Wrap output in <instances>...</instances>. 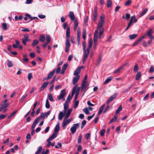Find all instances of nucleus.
<instances>
[{
    "instance_id": "6",
    "label": "nucleus",
    "mask_w": 154,
    "mask_h": 154,
    "mask_svg": "<svg viewBox=\"0 0 154 154\" xmlns=\"http://www.w3.org/2000/svg\"><path fill=\"white\" fill-rule=\"evenodd\" d=\"M66 120V119H65V118H64L62 123V126L64 128H66V125L67 124L70 123L72 121V119L71 118L67 120Z\"/></svg>"
},
{
    "instance_id": "24",
    "label": "nucleus",
    "mask_w": 154,
    "mask_h": 154,
    "mask_svg": "<svg viewBox=\"0 0 154 154\" xmlns=\"http://www.w3.org/2000/svg\"><path fill=\"white\" fill-rule=\"evenodd\" d=\"M68 103H67V102H65L64 104V113H65L67 110L68 108L69 105L68 104Z\"/></svg>"
},
{
    "instance_id": "60",
    "label": "nucleus",
    "mask_w": 154,
    "mask_h": 154,
    "mask_svg": "<svg viewBox=\"0 0 154 154\" xmlns=\"http://www.w3.org/2000/svg\"><path fill=\"white\" fill-rule=\"evenodd\" d=\"M97 14H94L93 15V19L94 20L96 21L97 19Z\"/></svg>"
},
{
    "instance_id": "50",
    "label": "nucleus",
    "mask_w": 154,
    "mask_h": 154,
    "mask_svg": "<svg viewBox=\"0 0 154 154\" xmlns=\"http://www.w3.org/2000/svg\"><path fill=\"white\" fill-rule=\"evenodd\" d=\"M3 29L4 30H6L7 29V25L6 23H3L2 24Z\"/></svg>"
},
{
    "instance_id": "4",
    "label": "nucleus",
    "mask_w": 154,
    "mask_h": 154,
    "mask_svg": "<svg viewBox=\"0 0 154 154\" xmlns=\"http://www.w3.org/2000/svg\"><path fill=\"white\" fill-rule=\"evenodd\" d=\"M51 111H48L47 112L45 113L42 112L41 113L40 116L36 119L38 121L42 118L43 119H44L45 118L48 116L50 114Z\"/></svg>"
},
{
    "instance_id": "48",
    "label": "nucleus",
    "mask_w": 154,
    "mask_h": 154,
    "mask_svg": "<svg viewBox=\"0 0 154 154\" xmlns=\"http://www.w3.org/2000/svg\"><path fill=\"white\" fill-rule=\"evenodd\" d=\"M131 3V0H128L125 4V5L126 6H128Z\"/></svg>"
},
{
    "instance_id": "44",
    "label": "nucleus",
    "mask_w": 154,
    "mask_h": 154,
    "mask_svg": "<svg viewBox=\"0 0 154 154\" xmlns=\"http://www.w3.org/2000/svg\"><path fill=\"white\" fill-rule=\"evenodd\" d=\"M45 107L47 109H49L50 107V105L49 104V102L48 99L46 100Z\"/></svg>"
},
{
    "instance_id": "17",
    "label": "nucleus",
    "mask_w": 154,
    "mask_h": 154,
    "mask_svg": "<svg viewBox=\"0 0 154 154\" xmlns=\"http://www.w3.org/2000/svg\"><path fill=\"white\" fill-rule=\"evenodd\" d=\"M9 103H5L4 104H1L0 105L2 106L0 107V111H2L3 109H6L9 105Z\"/></svg>"
},
{
    "instance_id": "31",
    "label": "nucleus",
    "mask_w": 154,
    "mask_h": 154,
    "mask_svg": "<svg viewBox=\"0 0 154 154\" xmlns=\"http://www.w3.org/2000/svg\"><path fill=\"white\" fill-rule=\"evenodd\" d=\"M39 43V41L38 40H34L33 41L32 45V46H35L37 45Z\"/></svg>"
},
{
    "instance_id": "19",
    "label": "nucleus",
    "mask_w": 154,
    "mask_h": 154,
    "mask_svg": "<svg viewBox=\"0 0 154 154\" xmlns=\"http://www.w3.org/2000/svg\"><path fill=\"white\" fill-rule=\"evenodd\" d=\"M39 40L41 42H44L45 40V37L44 35H41L39 37Z\"/></svg>"
},
{
    "instance_id": "9",
    "label": "nucleus",
    "mask_w": 154,
    "mask_h": 154,
    "mask_svg": "<svg viewBox=\"0 0 154 154\" xmlns=\"http://www.w3.org/2000/svg\"><path fill=\"white\" fill-rule=\"evenodd\" d=\"M66 46V52H67L69 51V48L70 47V44L69 41V39H66L65 44Z\"/></svg>"
},
{
    "instance_id": "42",
    "label": "nucleus",
    "mask_w": 154,
    "mask_h": 154,
    "mask_svg": "<svg viewBox=\"0 0 154 154\" xmlns=\"http://www.w3.org/2000/svg\"><path fill=\"white\" fill-rule=\"evenodd\" d=\"M112 2L110 0H108L107 2V7H110L112 6Z\"/></svg>"
},
{
    "instance_id": "30",
    "label": "nucleus",
    "mask_w": 154,
    "mask_h": 154,
    "mask_svg": "<svg viewBox=\"0 0 154 154\" xmlns=\"http://www.w3.org/2000/svg\"><path fill=\"white\" fill-rule=\"evenodd\" d=\"M78 25V22L77 20H76L75 21L74 24V30L76 31V30L77 27Z\"/></svg>"
},
{
    "instance_id": "25",
    "label": "nucleus",
    "mask_w": 154,
    "mask_h": 154,
    "mask_svg": "<svg viewBox=\"0 0 154 154\" xmlns=\"http://www.w3.org/2000/svg\"><path fill=\"white\" fill-rule=\"evenodd\" d=\"M133 21L134 23L136 22L137 21V19L136 18L135 16L131 17L130 21L132 23Z\"/></svg>"
},
{
    "instance_id": "52",
    "label": "nucleus",
    "mask_w": 154,
    "mask_h": 154,
    "mask_svg": "<svg viewBox=\"0 0 154 154\" xmlns=\"http://www.w3.org/2000/svg\"><path fill=\"white\" fill-rule=\"evenodd\" d=\"M152 33V30L151 29H150L147 31L146 34L148 36V35H151Z\"/></svg>"
},
{
    "instance_id": "38",
    "label": "nucleus",
    "mask_w": 154,
    "mask_h": 154,
    "mask_svg": "<svg viewBox=\"0 0 154 154\" xmlns=\"http://www.w3.org/2000/svg\"><path fill=\"white\" fill-rule=\"evenodd\" d=\"M77 88V86H75L73 88V90L72 91V96L74 95V94L75 93V90Z\"/></svg>"
},
{
    "instance_id": "47",
    "label": "nucleus",
    "mask_w": 154,
    "mask_h": 154,
    "mask_svg": "<svg viewBox=\"0 0 154 154\" xmlns=\"http://www.w3.org/2000/svg\"><path fill=\"white\" fill-rule=\"evenodd\" d=\"M27 94H26L25 95L22 96L20 100V101L21 102H23V100L27 97Z\"/></svg>"
},
{
    "instance_id": "15",
    "label": "nucleus",
    "mask_w": 154,
    "mask_h": 154,
    "mask_svg": "<svg viewBox=\"0 0 154 154\" xmlns=\"http://www.w3.org/2000/svg\"><path fill=\"white\" fill-rule=\"evenodd\" d=\"M48 84V82H45L42 85L41 87L40 88V91H42L44 90L45 88Z\"/></svg>"
},
{
    "instance_id": "21",
    "label": "nucleus",
    "mask_w": 154,
    "mask_h": 154,
    "mask_svg": "<svg viewBox=\"0 0 154 154\" xmlns=\"http://www.w3.org/2000/svg\"><path fill=\"white\" fill-rule=\"evenodd\" d=\"M60 129V125L59 123L56 125L54 128V133L57 134V133L59 131Z\"/></svg>"
},
{
    "instance_id": "5",
    "label": "nucleus",
    "mask_w": 154,
    "mask_h": 154,
    "mask_svg": "<svg viewBox=\"0 0 154 154\" xmlns=\"http://www.w3.org/2000/svg\"><path fill=\"white\" fill-rule=\"evenodd\" d=\"M66 95V90L65 89L62 90L60 92L59 96L57 97V99L60 100L63 99L64 96Z\"/></svg>"
},
{
    "instance_id": "64",
    "label": "nucleus",
    "mask_w": 154,
    "mask_h": 154,
    "mask_svg": "<svg viewBox=\"0 0 154 154\" xmlns=\"http://www.w3.org/2000/svg\"><path fill=\"white\" fill-rule=\"evenodd\" d=\"M67 66H68V64H65L63 65L62 69H63V70H66Z\"/></svg>"
},
{
    "instance_id": "62",
    "label": "nucleus",
    "mask_w": 154,
    "mask_h": 154,
    "mask_svg": "<svg viewBox=\"0 0 154 154\" xmlns=\"http://www.w3.org/2000/svg\"><path fill=\"white\" fill-rule=\"evenodd\" d=\"M105 132V130L104 129H103L100 132V134L101 136H103L104 135V133Z\"/></svg>"
},
{
    "instance_id": "28",
    "label": "nucleus",
    "mask_w": 154,
    "mask_h": 154,
    "mask_svg": "<svg viewBox=\"0 0 154 154\" xmlns=\"http://www.w3.org/2000/svg\"><path fill=\"white\" fill-rule=\"evenodd\" d=\"M100 29V30L99 31V38L100 39H101V36L104 32V30L103 29H99L98 31H99V30Z\"/></svg>"
},
{
    "instance_id": "20",
    "label": "nucleus",
    "mask_w": 154,
    "mask_h": 154,
    "mask_svg": "<svg viewBox=\"0 0 154 154\" xmlns=\"http://www.w3.org/2000/svg\"><path fill=\"white\" fill-rule=\"evenodd\" d=\"M81 70L80 67H78L74 71L73 75L75 76L79 75V73H80Z\"/></svg>"
},
{
    "instance_id": "59",
    "label": "nucleus",
    "mask_w": 154,
    "mask_h": 154,
    "mask_svg": "<svg viewBox=\"0 0 154 154\" xmlns=\"http://www.w3.org/2000/svg\"><path fill=\"white\" fill-rule=\"evenodd\" d=\"M154 71V67L153 66H151L150 68L149 72L150 73H152Z\"/></svg>"
},
{
    "instance_id": "37",
    "label": "nucleus",
    "mask_w": 154,
    "mask_h": 154,
    "mask_svg": "<svg viewBox=\"0 0 154 154\" xmlns=\"http://www.w3.org/2000/svg\"><path fill=\"white\" fill-rule=\"evenodd\" d=\"M46 38L47 41L46 42L49 43L51 41V38L49 35H46Z\"/></svg>"
},
{
    "instance_id": "2",
    "label": "nucleus",
    "mask_w": 154,
    "mask_h": 154,
    "mask_svg": "<svg viewBox=\"0 0 154 154\" xmlns=\"http://www.w3.org/2000/svg\"><path fill=\"white\" fill-rule=\"evenodd\" d=\"M82 46L84 52V57L83 63H84L87 59V51L86 50V42L85 41H83L82 42Z\"/></svg>"
},
{
    "instance_id": "45",
    "label": "nucleus",
    "mask_w": 154,
    "mask_h": 154,
    "mask_svg": "<svg viewBox=\"0 0 154 154\" xmlns=\"http://www.w3.org/2000/svg\"><path fill=\"white\" fill-rule=\"evenodd\" d=\"M49 99L51 101H54V99L53 98V96L51 94H50L48 95Z\"/></svg>"
},
{
    "instance_id": "11",
    "label": "nucleus",
    "mask_w": 154,
    "mask_h": 154,
    "mask_svg": "<svg viewBox=\"0 0 154 154\" xmlns=\"http://www.w3.org/2000/svg\"><path fill=\"white\" fill-rule=\"evenodd\" d=\"M117 96V94L115 93L107 101V104H108L109 103L112 101L116 98Z\"/></svg>"
},
{
    "instance_id": "55",
    "label": "nucleus",
    "mask_w": 154,
    "mask_h": 154,
    "mask_svg": "<svg viewBox=\"0 0 154 154\" xmlns=\"http://www.w3.org/2000/svg\"><path fill=\"white\" fill-rule=\"evenodd\" d=\"M95 115V113H94L91 116H88L87 118V119L88 120H90Z\"/></svg>"
},
{
    "instance_id": "40",
    "label": "nucleus",
    "mask_w": 154,
    "mask_h": 154,
    "mask_svg": "<svg viewBox=\"0 0 154 154\" xmlns=\"http://www.w3.org/2000/svg\"><path fill=\"white\" fill-rule=\"evenodd\" d=\"M148 9L147 8H146L140 14V17H141L144 15L147 12Z\"/></svg>"
},
{
    "instance_id": "22",
    "label": "nucleus",
    "mask_w": 154,
    "mask_h": 154,
    "mask_svg": "<svg viewBox=\"0 0 154 154\" xmlns=\"http://www.w3.org/2000/svg\"><path fill=\"white\" fill-rule=\"evenodd\" d=\"M57 134L54 133L48 139L49 140L51 141V140L55 138L57 136Z\"/></svg>"
},
{
    "instance_id": "61",
    "label": "nucleus",
    "mask_w": 154,
    "mask_h": 154,
    "mask_svg": "<svg viewBox=\"0 0 154 154\" xmlns=\"http://www.w3.org/2000/svg\"><path fill=\"white\" fill-rule=\"evenodd\" d=\"M86 121L85 120H84L82 122V125L81 126V128H82L84 126L86 125Z\"/></svg>"
},
{
    "instance_id": "32",
    "label": "nucleus",
    "mask_w": 154,
    "mask_h": 154,
    "mask_svg": "<svg viewBox=\"0 0 154 154\" xmlns=\"http://www.w3.org/2000/svg\"><path fill=\"white\" fill-rule=\"evenodd\" d=\"M112 79V76L109 77L107 78L104 82V84H106L109 82Z\"/></svg>"
},
{
    "instance_id": "63",
    "label": "nucleus",
    "mask_w": 154,
    "mask_h": 154,
    "mask_svg": "<svg viewBox=\"0 0 154 154\" xmlns=\"http://www.w3.org/2000/svg\"><path fill=\"white\" fill-rule=\"evenodd\" d=\"M38 17L41 19H44L45 18L46 16L43 15H38Z\"/></svg>"
},
{
    "instance_id": "36",
    "label": "nucleus",
    "mask_w": 154,
    "mask_h": 154,
    "mask_svg": "<svg viewBox=\"0 0 154 154\" xmlns=\"http://www.w3.org/2000/svg\"><path fill=\"white\" fill-rule=\"evenodd\" d=\"M137 35V34H134L130 35L129 37L131 39H133L135 38Z\"/></svg>"
},
{
    "instance_id": "7",
    "label": "nucleus",
    "mask_w": 154,
    "mask_h": 154,
    "mask_svg": "<svg viewBox=\"0 0 154 154\" xmlns=\"http://www.w3.org/2000/svg\"><path fill=\"white\" fill-rule=\"evenodd\" d=\"M78 126L79 124L78 123L74 124L73 125V126L70 128V130L72 134H73L75 132L76 130L78 128Z\"/></svg>"
},
{
    "instance_id": "46",
    "label": "nucleus",
    "mask_w": 154,
    "mask_h": 154,
    "mask_svg": "<svg viewBox=\"0 0 154 154\" xmlns=\"http://www.w3.org/2000/svg\"><path fill=\"white\" fill-rule=\"evenodd\" d=\"M72 97H71L70 95H69L66 100V101L65 102H67V103H69L70 101V100L72 99Z\"/></svg>"
},
{
    "instance_id": "13",
    "label": "nucleus",
    "mask_w": 154,
    "mask_h": 154,
    "mask_svg": "<svg viewBox=\"0 0 154 154\" xmlns=\"http://www.w3.org/2000/svg\"><path fill=\"white\" fill-rule=\"evenodd\" d=\"M80 78V76H75L73 77L72 80V83L73 85L75 84L78 81Z\"/></svg>"
},
{
    "instance_id": "14",
    "label": "nucleus",
    "mask_w": 154,
    "mask_h": 154,
    "mask_svg": "<svg viewBox=\"0 0 154 154\" xmlns=\"http://www.w3.org/2000/svg\"><path fill=\"white\" fill-rule=\"evenodd\" d=\"M127 63H125L124 64H123L122 65V66H120L119 68L118 69H117L115 70L114 72V73H117L119 72L121 69H122L123 68L124 66H126L127 65Z\"/></svg>"
},
{
    "instance_id": "1",
    "label": "nucleus",
    "mask_w": 154,
    "mask_h": 154,
    "mask_svg": "<svg viewBox=\"0 0 154 154\" xmlns=\"http://www.w3.org/2000/svg\"><path fill=\"white\" fill-rule=\"evenodd\" d=\"M105 16L103 14H102L100 16V21L98 23L97 27V29L95 30L94 34V48L95 49L97 45V42L98 39V30L103 26L104 23Z\"/></svg>"
},
{
    "instance_id": "12",
    "label": "nucleus",
    "mask_w": 154,
    "mask_h": 154,
    "mask_svg": "<svg viewBox=\"0 0 154 154\" xmlns=\"http://www.w3.org/2000/svg\"><path fill=\"white\" fill-rule=\"evenodd\" d=\"M69 17L72 21H74L75 20V17L73 12L72 11L69 12Z\"/></svg>"
},
{
    "instance_id": "10",
    "label": "nucleus",
    "mask_w": 154,
    "mask_h": 154,
    "mask_svg": "<svg viewBox=\"0 0 154 154\" xmlns=\"http://www.w3.org/2000/svg\"><path fill=\"white\" fill-rule=\"evenodd\" d=\"M93 42V41L92 39L91 38L89 41L88 46L87 48V55L89 53V50L92 47Z\"/></svg>"
},
{
    "instance_id": "49",
    "label": "nucleus",
    "mask_w": 154,
    "mask_h": 154,
    "mask_svg": "<svg viewBox=\"0 0 154 154\" xmlns=\"http://www.w3.org/2000/svg\"><path fill=\"white\" fill-rule=\"evenodd\" d=\"M39 105V102H38V101H35L33 104V108L32 109H34L36 107L37 105Z\"/></svg>"
},
{
    "instance_id": "33",
    "label": "nucleus",
    "mask_w": 154,
    "mask_h": 154,
    "mask_svg": "<svg viewBox=\"0 0 154 154\" xmlns=\"http://www.w3.org/2000/svg\"><path fill=\"white\" fill-rule=\"evenodd\" d=\"M17 112V110L13 112L8 116V119H11L12 116H13Z\"/></svg>"
},
{
    "instance_id": "23",
    "label": "nucleus",
    "mask_w": 154,
    "mask_h": 154,
    "mask_svg": "<svg viewBox=\"0 0 154 154\" xmlns=\"http://www.w3.org/2000/svg\"><path fill=\"white\" fill-rule=\"evenodd\" d=\"M72 109H69L67 111V112L66 113V115L65 117V119H67L69 116L70 115V114H71V113L72 112Z\"/></svg>"
},
{
    "instance_id": "56",
    "label": "nucleus",
    "mask_w": 154,
    "mask_h": 154,
    "mask_svg": "<svg viewBox=\"0 0 154 154\" xmlns=\"http://www.w3.org/2000/svg\"><path fill=\"white\" fill-rule=\"evenodd\" d=\"M80 89V87L77 88L75 90V94H79V91Z\"/></svg>"
},
{
    "instance_id": "35",
    "label": "nucleus",
    "mask_w": 154,
    "mask_h": 154,
    "mask_svg": "<svg viewBox=\"0 0 154 154\" xmlns=\"http://www.w3.org/2000/svg\"><path fill=\"white\" fill-rule=\"evenodd\" d=\"M7 65L9 67H12L13 66L12 62L9 60H8Z\"/></svg>"
},
{
    "instance_id": "57",
    "label": "nucleus",
    "mask_w": 154,
    "mask_h": 154,
    "mask_svg": "<svg viewBox=\"0 0 154 154\" xmlns=\"http://www.w3.org/2000/svg\"><path fill=\"white\" fill-rule=\"evenodd\" d=\"M138 69V66L137 65H135L134 68V71L137 72Z\"/></svg>"
},
{
    "instance_id": "27",
    "label": "nucleus",
    "mask_w": 154,
    "mask_h": 154,
    "mask_svg": "<svg viewBox=\"0 0 154 154\" xmlns=\"http://www.w3.org/2000/svg\"><path fill=\"white\" fill-rule=\"evenodd\" d=\"M105 105L103 104L100 107L98 111V115H100L101 114L103 110V109L105 107Z\"/></svg>"
},
{
    "instance_id": "8",
    "label": "nucleus",
    "mask_w": 154,
    "mask_h": 154,
    "mask_svg": "<svg viewBox=\"0 0 154 154\" xmlns=\"http://www.w3.org/2000/svg\"><path fill=\"white\" fill-rule=\"evenodd\" d=\"M24 38L22 39L23 43L24 45H26V42L29 41V35L27 34L23 35Z\"/></svg>"
},
{
    "instance_id": "18",
    "label": "nucleus",
    "mask_w": 154,
    "mask_h": 154,
    "mask_svg": "<svg viewBox=\"0 0 154 154\" xmlns=\"http://www.w3.org/2000/svg\"><path fill=\"white\" fill-rule=\"evenodd\" d=\"M70 28L69 27H68L66 30V36L67 39H69L70 37Z\"/></svg>"
},
{
    "instance_id": "53",
    "label": "nucleus",
    "mask_w": 154,
    "mask_h": 154,
    "mask_svg": "<svg viewBox=\"0 0 154 154\" xmlns=\"http://www.w3.org/2000/svg\"><path fill=\"white\" fill-rule=\"evenodd\" d=\"M82 140V136L81 135H80L79 136V138L78 140V143H81Z\"/></svg>"
},
{
    "instance_id": "3",
    "label": "nucleus",
    "mask_w": 154,
    "mask_h": 154,
    "mask_svg": "<svg viewBox=\"0 0 154 154\" xmlns=\"http://www.w3.org/2000/svg\"><path fill=\"white\" fill-rule=\"evenodd\" d=\"M80 87L81 91H85V92L87 88V75H85Z\"/></svg>"
},
{
    "instance_id": "34",
    "label": "nucleus",
    "mask_w": 154,
    "mask_h": 154,
    "mask_svg": "<svg viewBox=\"0 0 154 154\" xmlns=\"http://www.w3.org/2000/svg\"><path fill=\"white\" fill-rule=\"evenodd\" d=\"M82 36L83 38L85 40L86 39V30L85 29L82 32Z\"/></svg>"
},
{
    "instance_id": "43",
    "label": "nucleus",
    "mask_w": 154,
    "mask_h": 154,
    "mask_svg": "<svg viewBox=\"0 0 154 154\" xmlns=\"http://www.w3.org/2000/svg\"><path fill=\"white\" fill-rule=\"evenodd\" d=\"M122 106L121 105H120L118 109L116 111V114H118L119 112L122 110Z\"/></svg>"
},
{
    "instance_id": "39",
    "label": "nucleus",
    "mask_w": 154,
    "mask_h": 154,
    "mask_svg": "<svg viewBox=\"0 0 154 154\" xmlns=\"http://www.w3.org/2000/svg\"><path fill=\"white\" fill-rule=\"evenodd\" d=\"M141 77V73L138 72L136 75V79L137 80H138Z\"/></svg>"
},
{
    "instance_id": "26",
    "label": "nucleus",
    "mask_w": 154,
    "mask_h": 154,
    "mask_svg": "<svg viewBox=\"0 0 154 154\" xmlns=\"http://www.w3.org/2000/svg\"><path fill=\"white\" fill-rule=\"evenodd\" d=\"M65 113H63V112H60L59 116L58 119L60 120H61L63 117V116Z\"/></svg>"
},
{
    "instance_id": "54",
    "label": "nucleus",
    "mask_w": 154,
    "mask_h": 154,
    "mask_svg": "<svg viewBox=\"0 0 154 154\" xmlns=\"http://www.w3.org/2000/svg\"><path fill=\"white\" fill-rule=\"evenodd\" d=\"M21 29H22L21 31L23 32H29L30 31L27 28H24L21 27Z\"/></svg>"
},
{
    "instance_id": "29",
    "label": "nucleus",
    "mask_w": 154,
    "mask_h": 154,
    "mask_svg": "<svg viewBox=\"0 0 154 154\" xmlns=\"http://www.w3.org/2000/svg\"><path fill=\"white\" fill-rule=\"evenodd\" d=\"M38 121L37 119H35L34 120V122H33V123L32 124V127H31V129L32 130H34V129L35 128V125H36V124H37Z\"/></svg>"
},
{
    "instance_id": "58",
    "label": "nucleus",
    "mask_w": 154,
    "mask_h": 154,
    "mask_svg": "<svg viewBox=\"0 0 154 154\" xmlns=\"http://www.w3.org/2000/svg\"><path fill=\"white\" fill-rule=\"evenodd\" d=\"M7 116V115L1 114L0 115V119H4Z\"/></svg>"
},
{
    "instance_id": "16",
    "label": "nucleus",
    "mask_w": 154,
    "mask_h": 154,
    "mask_svg": "<svg viewBox=\"0 0 154 154\" xmlns=\"http://www.w3.org/2000/svg\"><path fill=\"white\" fill-rule=\"evenodd\" d=\"M55 71V70L54 69L52 72H51L50 73H49L47 78V80H48L52 78V77L53 75L54 74V73Z\"/></svg>"
},
{
    "instance_id": "41",
    "label": "nucleus",
    "mask_w": 154,
    "mask_h": 154,
    "mask_svg": "<svg viewBox=\"0 0 154 154\" xmlns=\"http://www.w3.org/2000/svg\"><path fill=\"white\" fill-rule=\"evenodd\" d=\"M74 107L75 109H76L77 106H78L79 103V101L78 100H74Z\"/></svg>"
},
{
    "instance_id": "51",
    "label": "nucleus",
    "mask_w": 154,
    "mask_h": 154,
    "mask_svg": "<svg viewBox=\"0 0 154 154\" xmlns=\"http://www.w3.org/2000/svg\"><path fill=\"white\" fill-rule=\"evenodd\" d=\"M28 79L30 81L31 78H32V74L31 73H29L28 74Z\"/></svg>"
}]
</instances>
